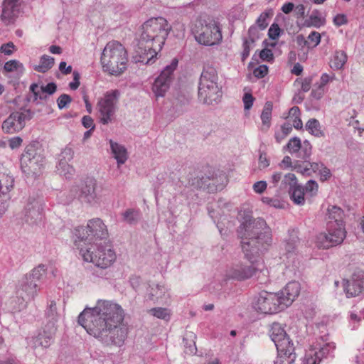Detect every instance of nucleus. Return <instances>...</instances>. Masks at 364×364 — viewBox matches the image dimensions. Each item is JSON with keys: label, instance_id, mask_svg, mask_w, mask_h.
<instances>
[{"label": "nucleus", "instance_id": "obj_1", "mask_svg": "<svg viewBox=\"0 0 364 364\" xmlns=\"http://www.w3.org/2000/svg\"><path fill=\"white\" fill-rule=\"evenodd\" d=\"M122 308L112 301L98 300L93 308H85L78 316V323L90 336L106 346H121L127 336V329L122 326Z\"/></svg>", "mask_w": 364, "mask_h": 364}, {"label": "nucleus", "instance_id": "obj_2", "mask_svg": "<svg viewBox=\"0 0 364 364\" xmlns=\"http://www.w3.org/2000/svg\"><path fill=\"white\" fill-rule=\"evenodd\" d=\"M238 237L241 239V246L245 257L250 265L239 263L235 264L228 273L229 277L242 281L252 277L256 272L255 263L256 258L266 252L272 242L271 228L261 218L253 219L247 215L237 228Z\"/></svg>", "mask_w": 364, "mask_h": 364}, {"label": "nucleus", "instance_id": "obj_3", "mask_svg": "<svg viewBox=\"0 0 364 364\" xmlns=\"http://www.w3.org/2000/svg\"><path fill=\"white\" fill-rule=\"evenodd\" d=\"M170 30L171 26L163 17L151 18L144 22L140 38L134 48V60L146 65L154 63Z\"/></svg>", "mask_w": 364, "mask_h": 364}, {"label": "nucleus", "instance_id": "obj_4", "mask_svg": "<svg viewBox=\"0 0 364 364\" xmlns=\"http://www.w3.org/2000/svg\"><path fill=\"white\" fill-rule=\"evenodd\" d=\"M57 198L58 203L63 205H68L77 199L82 203L95 206L100 203L102 197L99 193L97 180L86 178L79 184L73 185L69 190L59 192Z\"/></svg>", "mask_w": 364, "mask_h": 364}, {"label": "nucleus", "instance_id": "obj_5", "mask_svg": "<svg viewBox=\"0 0 364 364\" xmlns=\"http://www.w3.org/2000/svg\"><path fill=\"white\" fill-rule=\"evenodd\" d=\"M80 254L86 262H92L97 268L92 272L94 276L105 278L107 269L110 267L117 259V255L110 244L96 243L93 247L80 248Z\"/></svg>", "mask_w": 364, "mask_h": 364}, {"label": "nucleus", "instance_id": "obj_6", "mask_svg": "<svg viewBox=\"0 0 364 364\" xmlns=\"http://www.w3.org/2000/svg\"><path fill=\"white\" fill-rule=\"evenodd\" d=\"M127 51L121 43L112 41L107 43L101 55V63L105 72L118 76L127 69Z\"/></svg>", "mask_w": 364, "mask_h": 364}, {"label": "nucleus", "instance_id": "obj_7", "mask_svg": "<svg viewBox=\"0 0 364 364\" xmlns=\"http://www.w3.org/2000/svg\"><path fill=\"white\" fill-rule=\"evenodd\" d=\"M269 334L278 352L274 364H292L296 359L294 346L284 328L279 323L274 322L271 326Z\"/></svg>", "mask_w": 364, "mask_h": 364}, {"label": "nucleus", "instance_id": "obj_8", "mask_svg": "<svg viewBox=\"0 0 364 364\" xmlns=\"http://www.w3.org/2000/svg\"><path fill=\"white\" fill-rule=\"evenodd\" d=\"M74 235L76 237L75 245L80 249L81 242L93 247L97 241L106 240L109 232L102 220L96 218L89 220L85 227L79 226L75 228Z\"/></svg>", "mask_w": 364, "mask_h": 364}, {"label": "nucleus", "instance_id": "obj_9", "mask_svg": "<svg viewBox=\"0 0 364 364\" xmlns=\"http://www.w3.org/2000/svg\"><path fill=\"white\" fill-rule=\"evenodd\" d=\"M218 75L216 69L210 65L204 68L198 87V98L203 104L218 103L222 96L218 86Z\"/></svg>", "mask_w": 364, "mask_h": 364}, {"label": "nucleus", "instance_id": "obj_10", "mask_svg": "<svg viewBox=\"0 0 364 364\" xmlns=\"http://www.w3.org/2000/svg\"><path fill=\"white\" fill-rule=\"evenodd\" d=\"M120 95L119 90H111L98 99L96 109L101 124L107 125L114 122Z\"/></svg>", "mask_w": 364, "mask_h": 364}, {"label": "nucleus", "instance_id": "obj_11", "mask_svg": "<svg viewBox=\"0 0 364 364\" xmlns=\"http://www.w3.org/2000/svg\"><path fill=\"white\" fill-rule=\"evenodd\" d=\"M327 232H321L316 237V245L318 248L328 249L341 245L346 237L345 226L327 223Z\"/></svg>", "mask_w": 364, "mask_h": 364}, {"label": "nucleus", "instance_id": "obj_12", "mask_svg": "<svg viewBox=\"0 0 364 364\" xmlns=\"http://www.w3.org/2000/svg\"><path fill=\"white\" fill-rule=\"evenodd\" d=\"M21 168L23 173L38 175L43 168L45 158L37 153L35 145H28L21 157Z\"/></svg>", "mask_w": 364, "mask_h": 364}, {"label": "nucleus", "instance_id": "obj_13", "mask_svg": "<svg viewBox=\"0 0 364 364\" xmlns=\"http://www.w3.org/2000/svg\"><path fill=\"white\" fill-rule=\"evenodd\" d=\"M278 294L263 291L255 297L253 308L262 314H275L284 309Z\"/></svg>", "mask_w": 364, "mask_h": 364}, {"label": "nucleus", "instance_id": "obj_14", "mask_svg": "<svg viewBox=\"0 0 364 364\" xmlns=\"http://www.w3.org/2000/svg\"><path fill=\"white\" fill-rule=\"evenodd\" d=\"M196 40L204 46H214L220 43L223 39L221 27L218 22L212 20L202 24L199 31L195 34Z\"/></svg>", "mask_w": 364, "mask_h": 364}, {"label": "nucleus", "instance_id": "obj_15", "mask_svg": "<svg viewBox=\"0 0 364 364\" xmlns=\"http://www.w3.org/2000/svg\"><path fill=\"white\" fill-rule=\"evenodd\" d=\"M177 66L178 60L173 58L170 65H166L155 78L151 90L156 97H164L169 90L173 79V73Z\"/></svg>", "mask_w": 364, "mask_h": 364}, {"label": "nucleus", "instance_id": "obj_16", "mask_svg": "<svg viewBox=\"0 0 364 364\" xmlns=\"http://www.w3.org/2000/svg\"><path fill=\"white\" fill-rule=\"evenodd\" d=\"M287 151L297 158L304 159L305 161L309 159L312 152V146L308 140L301 142L299 137L291 138L284 147Z\"/></svg>", "mask_w": 364, "mask_h": 364}, {"label": "nucleus", "instance_id": "obj_17", "mask_svg": "<svg viewBox=\"0 0 364 364\" xmlns=\"http://www.w3.org/2000/svg\"><path fill=\"white\" fill-rule=\"evenodd\" d=\"M26 124V114L14 112L3 122L1 129L6 134H14L21 131Z\"/></svg>", "mask_w": 364, "mask_h": 364}, {"label": "nucleus", "instance_id": "obj_18", "mask_svg": "<svg viewBox=\"0 0 364 364\" xmlns=\"http://www.w3.org/2000/svg\"><path fill=\"white\" fill-rule=\"evenodd\" d=\"M344 291L347 297H355L364 291V272L358 271L353 274L350 279L344 282Z\"/></svg>", "mask_w": 364, "mask_h": 364}, {"label": "nucleus", "instance_id": "obj_19", "mask_svg": "<svg viewBox=\"0 0 364 364\" xmlns=\"http://www.w3.org/2000/svg\"><path fill=\"white\" fill-rule=\"evenodd\" d=\"M39 291V284L25 276L20 282L16 293L18 296L27 302L33 301Z\"/></svg>", "mask_w": 364, "mask_h": 364}, {"label": "nucleus", "instance_id": "obj_20", "mask_svg": "<svg viewBox=\"0 0 364 364\" xmlns=\"http://www.w3.org/2000/svg\"><path fill=\"white\" fill-rule=\"evenodd\" d=\"M14 184V178L11 176H3L0 179V218L7 209V202L10 199L9 192Z\"/></svg>", "mask_w": 364, "mask_h": 364}, {"label": "nucleus", "instance_id": "obj_21", "mask_svg": "<svg viewBox=\"0 0 364 364\" xmlns=\"http://www.w3.org/2000/svg\"><path fill=\"white\" fill-rule=\"evenodd\" d=\"M301 285L298 282H290L278 294L282 303L283 308H287L295 300L299 295Z\"/></svg>", "mask_w": 364, "mask_h": 364}, {"label": "nucleus", "instance_id": "obj_22", "mask_svg": "<svg viewBox=\"0 0 364 364\" xmlns=\"http://www.w3.org/2000/svg\"><path fill=\"white\" fill-rule=\"evenodd\" d=\"M19 0H4L1 18L6 24L14 22L19 12Z\"/></svg>", "mask_w": 364, "mask_h": 364}, {"label": "nucleus", "instance_id": "obj_23", "mask_svg": "<svg viewBox=\"0 0 364 364\" xmlns=\"http://www.w3.org/2000/svg\"><path fill=\"white\" fill-rule=\"evenodd\" d=\"M27 343L33 348L41 346L48 348L53 341V333L50 330L43 329L36 336H29L26 338Z\"/></svg>", "mask_w": 364, "mask_h": 364}, {"label": "nucleus", "instance_id": "obj_24", "mask_svg": "<svg viewBox=\"0 0 364 364\" xmlns=\"http://www.w3.org/2000/svg\"><path fill=\"white\" fill-rule=\"evenodd\" d=\"M42 203L36 199L29 200L25 207V220L27 223H34L41 219L43 212Z\"/></svg>", "mask_w": 364, "mask_h": 364}, {"label": "nucleus", "instance_id": "obj_25", "mask_svg": "<svg viewBox=\"0 0 364 364\" xmlns=\"http://www.w3.org/2000/svg\"><path fill=\"white\" fill-rule=\"evenodd\" d=\"M57 90V85L54 82H49L46 85L39 86L33 83L30 86V91L33 94L35 100H46L48 95L54 94Z\"/></svg>", "mask_w": 364, "mask_h": 364}, {"label": "nucleus", "instance_id": "obj_26", "mask_svg": "<svg viewBox=\"0 0 364 364\" xmlns=\"http://www.w3.org/2000/svg\"><path fill=\"white\" fill-rule=\"evenodd\" d=\"M112 154L114 158L117 160L118 166L124 164L128 159V152L124 146L113 141H109Z\"/></svg>", "mask_w": 364, "mask_h": 364}, {"label": "nucleus", "instance_id": "obj_27", "mask_svg": "<svg viewBox=\"0 0 364 364\" xmlns=\"http://www.w3.org/2000/svg\"><path fill=\"white\" fill-rule=\"evenodd\" d=\"M344 211L338 206L329 205L327 209V223H336L337 225L345 226Z\"/></svg>", "mask_w": 364, "mask_h": 364}, {"label": "nucleus", "instance_id": "obj_28", "mask_svg": "<svg viewBox=\"0 0 364 364\" xmlns=\"http://www.w3.org/2000/svg\"><path fill=\"white\" fill-rule=\"evenodd\" d=\"M290 199L293 203L298 205H303L305 204L306 196L304 193V188L303 186L299 184L296 187L289 191Z\"/></svg>", "mask_w": 364, "mask_h": 364}, {"label": "nucleus", "instance_id": "obj_29", "mask_svg": "<svg viewBox=\"0 0 364 364\" xmlns=\"http://www.w3.org/2000/svg\"><path fill=\"white\" fill-rule=\"evenodd\" d=\"M336 349V344L333 342L327 343L320 348L318 351H315L313 353L311 351L309 353H311L314 356V358L316 359V361L318 360H321L323 358H326L328 357H333V352Z\"/></svg>", "mask_w": 364, "mask_h": 364}, {"label": "nucleus", "instance_id": "obj_30", "mask_svg": "<svg viewBox=\"0 0 364 364\" xmlns=\"http://www.w3.org/2000/svg\"><path fill=\"white\" fill-rule=\"evenodd\" d=\"M323 166V163L309 162L305 165H295L294 169L296 171V172L300 173L304 176H309L312 173H316L317 171L319 172Z\"/></svg>", "mask_w": 364, "mask_h": 364}, {"label": "nucleus", "instance_id": "obj_31", "mask_svg": "<svg viewBox=\"0 0 364 364\" xmlns=\"http://www.w3.org/2000/svg\"><path fill=\"white\" fill-rule=\"evenodd\" d=\"M141 217V213L139 208H128L122 213V221L129 225H136Z\"/></svg>", "mask_w": 364, "mask_h": 364}, {"label": "nucleus", "instance_id": "obj_32", "mask_svg": "<svg viewBox=\"0 0 364 364\" xmlns=\"http://www.w3.org/2000/svg\"><path fill=\"white\" fill-rule=\"evenodd\" d=\"M305 128L309 134L316 137H323L325 136L324 132L321 129V124L316 119H309L306 123Z\"/></svg>", "mask_w": 364, "mask_h": 364}, {"label": "nucleus", "instance_id": "obj_33", "mask_svg": "<svg viewBox=\"0 0 364 364\" xmlns=\"http://www.w3.org/2000/svg\"><path fill=\"white\" fill-rule=\"evenodd\" d=\"M272 104L269 102H267L262 109L261 114V119L262 122V130L267 132L271 126Z\"/></svg>", "mask_w": 364, "mask_h": 364}, {"label": "nucleus", "instance_id": "obj_34", "mask_svg": "<svg viewBox=\"0 0 364 364\" xmlns=\"http://www.w3.org/2000/svg\"><path fill=\"white\" fill-rule=\"evenodd\" d=\"M348 56L343 50H336L331 60V68L334 70L343 68L347 62Z\"/></svg>", "mask_w": 364, "mask_h": 364}, {"label": "nucleus", "instance_id": "obj_35", "mask_svg": "<svg viewBox=\"0 0 364 364\" xmlns=\"http://www.w3.org/2000/svg\"><path fill=\"white\" fill-rule=\"evenodd\" d=\"M55 60L53 57L43 55L40 59L39 65L34 67V70L39 73H46L54 65Z\"/></svg>", "mask_w": 364, "mask_h": 364}, {"label": "nucleus", "instance_id": "obj_36", "mask_svg": "<svg viewBox=\"0 0 364 364\" xmlns=\"http://www.w3.org/2000/svg\"><path fill=\"white\" fill-rule=\"evenodd\" d=\"M57 171L66 179H71L75 175V169L66 161H59L57 166Z\"/></svg>", "mask_w": 364, "mask_h": 364}, {"label": "nucleus", "instance_id": "obj_37", "mask_svg": "<svg viewBox=\"0 0 364 364\" xmlns=\"http://www.w3.org/2000/svg\"><path fill=\"white\" fill-rule=\"evenodd\" d=\"M326 23L325 18L322 17L321 12L318 10H314L309 16V20L306 21L308 26H314L319 28Z\"/></svg>", "mask_w": 364, "mask_h": 364}, {"label": "nucleus", "instance_id": "obj_38", "mask_svg": "<svg viewBox=\"0 0 364 364\" xmlns=\"http://www.w3.org/2000/svg\"><path fill=\"white\" fill-rule=\"evenodd\" d=\"M299 183H298L297 178L294 173H288L283 176V179L282 180L280 189H288V191L290 189L296 187Z\"/></svg>", "mask_w": 364, "mask_h": 364}, {"label": "nucleus", "instance_id": "obj_39", "mask_svg": "<svg viewBox=\"0 0 364 364\" xmlns=\"http://www.w3.org/2000/svg\"><path fill=\"white\" fill-rule=\"evenodd\" d=\"M47 268L44 264H39L38 267H35L29 274L26 275V277H29L31 280H35L36 283L40 282L42 281L46 274Z\"/></svg>", "mask_w": 364, "mask_h": 364}, {"label": "nucleus", "instance_id": "obj_40", "mask_svg": "<svg viewBox=\"0 0 364 364\" xmlns=\"http://www.w3.org/2000/svg\"><path fill=\"white\" fill-rule=\"evenodd\" d=\"M273 16L272 9H267L262 12L256 20L255 25L259 27L260 30H264L269 25V21Z\"/></svg>", "mask_w": 364, "mask_h": 364}, {"label": "nucleus", "instance_id": "obj_41", "mask_svg": "<svg viewBox=\"0 0 364 364\" xmlns=\"http://www.w3.org/2000/svg\"><path fill=\"white\" fill-rule=\"evenodd\" d=\"M164 294V287L159 284L151 287L146 294V300L156 302Z\"/></svg>", "mask_w": 364, "mask_h": 364}, {"label": "nucleus", "instance_id": "obj_42", "mask_svg": "<svg viewBox=\"0 0 364 364\" xmlns=\"http://www.w3.org/2000/svg\"><path fill=\"white\" fill-rule=\"evenodd\" d=\"M299 238L294 231L289 234V238L284 242V250L287 255L295 252Z\"/></svg>", "mask_w": 364, "mask_h": 364}, {"label": "nucleus", "instance_id": "obj_43", "mask_svg": "<svg viewBox=\"0 0 364 364\" xmlns=\"http://www.w3.org/2000/svg\"><path fill=\"white\" fill-rule=\"evenodd\" d=\"M292 131V126L290 123L283 124L279 130L275 132L274 138L277 143H281Z\"/></svg>", "mask_w": 364, "mask_h": 364}, {"label": "nucleus", "instance_id": "obj_44", "mask_svg": "<svg viewBox=\"0 0 364 364\" xmlns=\"http://www.w3.org/2000/svg\"><path fill=\"white\" fill-rule=\"evenodd\" d=\"M304 193L306 194V198H311L316 196L318 193V184L314 180H309L306 182L304 186Z\"/></svg>", "mask_w": 364, "mask_h": 364}, {"label": "nucleus", "instance_id": "obj_45", "mask_svg": "<svg viewBox=\"0 0 364 364\" xmlns=\"http://www.w3.org/2000/svg\"><path fill=\"white\" fill-rule=\"evenodd\" d=\"M148 313L157 318L166 321L169 320L171 316L170 311L162 307L152 308L148 311Z\"/></svg>", "mask_w": 364, "mask_h": 364}, {"label": "nucleus", "instance_id": "obj_46", "mask_svg": "<svg viewBox=\"0 0 364 364\" xmlns=\"http://www.w3.org/2000/svg\"><path fill=\"white\" fill-rule=\"evenodd\" d=\"M4 69L6 72L23 71V66L18 60H11L4 64Z\"/></svg>", "mask_w": 364, "mask_h": 364}, {"label": "nucleus", "instance_id": "obj_47", "mask_svg": "<svg viewBox=\"0 0 364 364\" xmlns=\"http://www.w3.org/2000/svg\"><path fill=\"white\" fill-rule=\"evenodd\" d=\"M254 43H252L250 40L247 39L246 37L243 38L242 43V52L241 54V60L245 62L246 59L249 57L250 50L253 47Z\"/></svg>", "mask_w": 364, "mask_h": 364}, {"label": "nucleus", "instance_id": "obj_48", "mask_svg": "<svg viewBox=\"0 0 364 364\" xmlns=\"http://www.w3.org/2000/svg\"><path fill=\"white\" fill-rule=\"evenodd\" d=\"M309 41L308 48H316L321 42V35L317 31H312L307 37Z\"/></svg>", "mask_w": 364, "mask_h": 364}, {"label": "nucleus", "instance_id": "obj_49", "mask_svg": "<svg viewBox=\"0 0 364 364\" xmlns=\"http://www.w3.org/2000/svg\"><path fill=\"white\" fill-rule=\"evenodd\" d=\"M313 82V77L311 76H309L304 78L297 79L296 82H298L301 85V90L306 92L310 90L311 87Z\"/></svg>", "mask_w": 364, "mask_h": 364}, {"label": "nucleus", "instance_id": "obj_50", "mask_svg": "<svg viewBox=\"0 0 364 364\" xmlns=\"http://www.w3.org/2000/svg\"><path fill=\"white\" fill-rule=\"evenodd\" d=\"M261 30L256 25H252L248 30V37L247 39L250 40L252 43H255V42L259 38V31Z\"/></svg>", "mask_w": 364, "mask_h": 364}, {"label": "nucleus", "instance_id": "obj_51", "mask_svg": "<svg viewBox=\"0 0 364 364\" xmlns=\"http://www.w3.org/2000/svg\"><path fill=\"white\" fill-rule=\"evenodd\" d=\"M282 30L277 23H272L269 28L268 36L272 40H277L280 36Z\"/></svg>", "mask_w": 364, "mask_h": 364}, {"label": "nucleus", "instance_id": "obj_52", "mask_svg": "<svg viewBox=\"0 0 364 364\" xmlns=\"http://www.w3.org/2000/svg\"><path fill=\"white\" fill-rule=\"evenodd\" d=\"M72 102V98L70 95L67 94H62L59 96L57 100L58 107L60 109H62L66 107Z\"/></svg>", "mask_w": 364, "mask_h": 364}, {"label": "nucleus", "instance_id": "obj_53", "mask_svg": "<svg viewBox=\"0 0 364 364\" xmlns=\"http://www.w3.org/2000/svg\"><path fill=\"white\" fill-rule=\"evenodd\" d=\"M74 155V151L70 147H65L60 153L59 161H70Z\"/></svg>", "mask_w": 364, "mask_h": 364}, {"label": "nucleus", "instance_id": "obj_54", "mask_svg": "<svg viewBox=\"0 0 364 364\" xmlns=\"http://www.w3.org/2000/svg\"><path fill=\"white\" fill-rule=\"evenodd\" d=\"M327 88L322 85H318L311 91V95L316 100H320L323 97L324 94L326 92Z\"/></svg>", "mask_w": 364, "mask_h": 364}, {"label": "nucleus", "instance_id": "obj_55", "mask_svg": "<svg viewBox=\"0 0 364 364\" xmlns=\"http://www.w3.org/2000/svg\"><path fill=\"white\" fill-rule=\"evenodd\" d=\"M259 168L260 170L267 168L270 164V160L265 152H260L259 156Z\"/></svg>", "mask_w": 364, "mask_h": 364}, {"label": "nucleus", "instance_id": "obj_56", "mask_svg": "<svg viewBox=\"0 0 364 364\" xmlns=\"http://www.w3.org/2000/svg\"><path fill=\"white\" fill-rule=\"evenodd\" d=\"M255 100V97L250 92L245 93L242 97L245 109L249 110L252 107Z\"/></svg>", "mask_w": 364, "mask_h": 364}, {"label": "nucleus", "instance_id": "obj_57", "mask_svg": "<svg viewBox=\"0 0 364 364\" xmlns=\"http://www.w3.org/2000/svg\"><path fill=\"white\" fill-rule=\"evenodd\" d=\"M268 73V67L265 65H262L255 68L253 74L257 78H263Z\"/></svg>", "mask_w": 364, "mask_h": 364}, {"label": "nucleus", "instance_id": "obj_58", "mask_svg": "<svg viewBox=\"0 0 364 364\" xmlns=\"http://www.w3.org/2000/svg\"><path fill=\"white\" fill-rule=\"evenodd\" d=\"M283 173L281 171H274L270 176L269 182L272 183L273 187H277L279 183L283 179Z\"/></svg>", "mask_w": 364, "mask_h": 364}, {"label": "nucleus", "instance_id": "obj_59", "mask_svg": "<svg viewBox=\"0 0 364 364\" xmlns=\"http://www.w3.org/2000/svg\"><path fill=\"white\" fill-rule=\"evenodd\" d=\"M267 187V183L264 181H259L255 182L252 186V189L256 193L261 194L265 191Z\"/></svg>", "mask_w": 364, "mask_h": 364}, {"label": "nucleus", "instance_id": "obj_60", "mask_svg": "<svg viewBox=\"0 0 364 364\" xmlns=\"http://www.w3.org/2000/svg\"><path fill=\"white\" fill-rule=\"evenodd\" d=\"M259 57L262 60L271 62L274 59L272 51L270 49H262L259 53Z\"/></svg>", "mask_w": 364, "mask_h": 364}, {"label": "nucleus", "instance_id": "obj_61", "mask_svg": "<svg viewBox=\"0 0 364 364\" xmlns=\"http://www.w3.org/2000/svg\"><path fill=\"white\" fill-rule=\"evenodd\" d=\"M82 124L83 127L86 129L94 130L95 128V124L94 123V120L89 115L84 116L82 118Z\"/></svg>", "mask_w": 364, "mask_h": 364}, {"label": "nucleus", "instance_id": "obj_62", "mask_svg": "<svg viewBox=\"0 0 364 364\" xmlns=\"http://www.w3.org/2000/svg\"><path fill=\"white\" fill-rule=\"evenodd\" d=\"M335 75L332 73L331 75L327 73H323L320 78V82L318 85H322L324 87H326V85L328 82H332L334 80Z\"/></svg>", "mask_w": 364, "mask_h": 364}, {"label": "nucleus", "instance_id": "obj_63", "mask_svg": "<svg viewBox=\"0 0 364 364\" xmlns=\"http://www.w3.org/2000/svg\"><path fill=\"white\" fill-rule=\"evenodd\" d=\"M347 23L348 18L345 14H339L333 18V23L338 27L347 24Z\"/></svg>", "mask_w": 364, "mask_h": 364}, {"label": "nucleus", "instance_id": "obj_64", "mask_svg": "<svg viewBox=\"0 0 364 364\" xmlns=\"http://www.w3.org/2000/svg\"><path fill=\"white\" fill-rule=\"evenodd\" d=\"M23 139L20 136H14L9 140V146L11 149H18L22 144Z\"/></svg>", "mask_w": 364, "mask_h": 364}]
</instances>
